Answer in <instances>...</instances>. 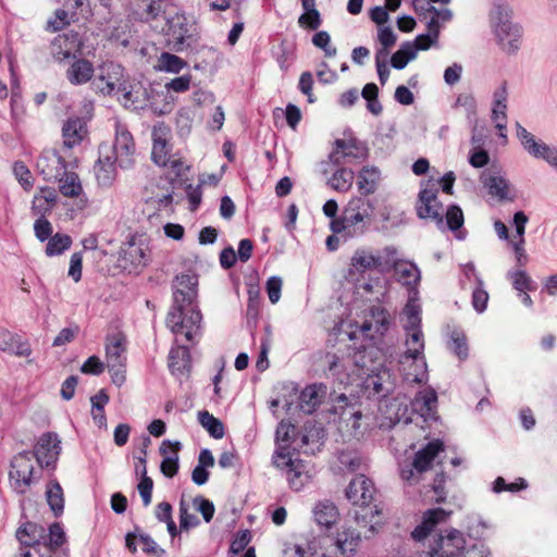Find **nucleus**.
I'll return each mask as SVG.
<instances>
[{"label":"nucleus","mask_w":557,"mask_h":557,"mask_svg":"<svg viewBox=\"0 0 557 557\" xmlns=\"http://www.w3.org/2000/svg\"><path fill=\"white\" fill-rule=\"evenodd\" d=\"M147 18H163L165 22L162 32L166 36L169 46L176 52L194 50L199 39L196 22L166 0H151L146 9Z\"/></svg>","instance_id":"f257e3e1"},{"label":"nucleus","mask_w":557,"mask_h":557,"mask_svg":"<svg viewBox=\"0 0 557 557\" xmlns=\"http://www.w3.org/2000/svg\"><path fill=\"white\" fill-rule=\"evenodd\" d=\"M183 288L173 293V305L166 317V325L176 336L183 335L187 342H194L200 335L202 315L195 305L196 281L190 275L176 277Z\"/></svg>","instance_id":"f03ea898"},{"label":"nucleus","mask_w":557,"mask_h":557,"mask_svg":"<svg viewBox=\"0 0 557 557\" xmlns=\"http://www.w3.org/2000/svg\"><path fill=\"white\" fill-rule=\"evenodd\" d=\"M346 497L359 509L355 510V520L361 527H370L374 531V518L381 513L377 505H373L375 487L373 482L363 474L356 475L346 488Z\"/></svg>","instance_id":"7ed1b4c3"},{"label":"nucleus","mask_w":557,"mask_h":557,"mask_svg":"<svg viewBox=\"0 0 557 557\" xmlns=\"http://www.w3.org/2000/svg\"><path fill=\"white\" fill-rule=\"evenodd\" d=\"M511 10L507 4L495 3L491 12V22L502 49L509 54L520 48L521 28L510 21Z\"/></svg>","instance_id":"20e7f679"},{"label":"nucleus","mask_w":557,"mask_h":557,"mask_svg":"<svg viewBox=\"0 0 557 557\" xmlns=\"http://www.w3.org/2000/svg\"><path fill=\"white\" fill-rule=\"evenodd\" d=\"M369 202L363 198L351 199L339 219L331 221V230L343 234L346 238L362 235L366 231V219H369Z\"/></svg>","instance_id":"39448f33"},{"label":"nucleus","mask_w":557,"mask_h":557,"mask_svg":"<svg viewBox=\"0 0 557 557\" xmlns=\"http://www.w3.org/2000/svg\"><path fill=\"white\" fill-rule=\"evenodd\" d=\"M366 357V351L327 354V372L341 384H349L355 376L363 377Z\"/></svg>","instance_id":"423d86ee"},{"label":"nucleus","mask_w":557,"mask_h":557,"mask_svg":"<svg viewBox=\"0 0 557 557\" xmlns=\"http://www.w3.org/2000/svg\"><path fill=\"white\" fill-rule=\"evenodd\" d=\"M443 450L444 444L442 441L434 440L429 442L423 448L414 454L411 463L401 466V479L410 484L418 483L420 475L432 468L434 459Z\"/></svg>","instance_id":"0eeeda50"},{"label":"nucleus","mask_w":557,"mask_h":557,"mask_svg":"<svg viewBox=\"0 0 557 557\" xmlns=\"http://www.w3.org/2000/svg\"><path fill=\"white\" fill-rule=\"evenodd\" d=\"M407 332L406 346L407 350L403 356L401 362L412 361L416 366V372L412 374V381L422 383L426 381V362L423 356L424 342L421 325L419 326H405Z\"/></svg>","instance_id":"6e6552de"},{"label":"nucleus","mask_w":557,"mask_h":557,"mask_svg":"<svg viewBox=\"0 0 557 557\" xmlns=\"http://www.w3.org/2000/svg\"><path fill=\"white\" fill-rule=\"evenodd\" d=\"M272 462L276 468L286 471L288 483L296 491H299L309 479L306 462L298 458L294 459L288 447L276 448Z\"/></svg>","instance_id":"1a4fd4ad"},{"label":"nucleus","mask_w":557,"mask_h":557,"mask_svg":"<svg viewBox=\"0 0 557 557\" xmlns=\"http://www.w3.org/2000/svg\"><path fill=\"white\" fill-rule=\"evenodd\" d=\"M106 361L109 371L112 373V382L120 386L125 382L126 366V339L122 334H114L107 337Z\"/></svg>","instance_id":"9d476101"},{"label":"nucleus","mask_w":557,"mask_h":557,"mask_svg":"<svg viewBox=\"0 0 557 557\" xmlns=\"http://www.w3.org/2000/svg\"><path fill=\"white\" fill-rule=\"evenodd\" d=\"M516 135L522 148L534 159H542L557 170V148L549 146L516 122Z\"/></svg>","instance_id":"9b49d317"},{"label":"nucleus","mask_w":557,"mask_h":557,"mask_svg":"<svg viewBox=\"0 0 557 557\" xmlns=\"http://www.w3.org/2000/svg\"><path fill=\"white\" fill-rule=\"evenodd\" d=\"M32 460L33 454L30 451H22L14 456L11 461L10 482L18 493H25L33 482L34 465Z\"/></svg>","instance_id":"f8f14e48"},{"label":"nucleus","mask_w":557,"mask_h":557,"mask_svg":"<svg viewBox=\"0 0 557 557\" xmlns=\"http://www.w3.org/2000/svg\"><path fill=\"white\" fill-rule=\"evenodd\" d=\"M466 547L463 534L451 529L445 534H440L431 546L430 557H461Z\"/></svg>","instance_id":"ddd939ff"},{"label":"nucleus","mask_w":557,"mask_h":557,"mask_svg":"<svg viewBox=\"0 0 557 557\" xmlns=\"http://www.w3.org/2000/svg\"><path fill=\"white\" fill-rule=\"evenodd\" d=\"M83 42L77 32L70 30L53 38L50 44V54L61 63L70 58L82 54Z\"/></svg>","instance_id":"4468645a"},{"label":"nucleus","mask_w":557,"mask_h":557,"mask_svg":"<svg viewBox=\"0 0 557 557\" xmlns=\"http://www.w3.org/2000/svg\"><path fill=\"white\" fill-rule=\"evenodd\" d=\"M416 210L420 219H429L433 221L440 228L444 227L443 205L437 199V189H421L418 195Z\"/></svg>","instance_id":"2eb2a0df"},{"label":"nucleus","mask_w":557,"mask_h":557,"mask_svg":"<svg viewBox=\"0 0 557 557\" xmlns=\"http://www.w3.org/2000/svg\"><path fill=\"white\" fill-rule=\"evenodd\" d=\"M135 143L132 134L121 123L115 124V140L113 144V156L119 166L128 169L135 161Z\"/></svg>","instance_id":"dca6fc26"},{"label":"nucleus","mask_w":557,"mask_h":557,"mask_svg":"<svg viewBox=\"0 0 557 557\" xmlns=\"http://www.w3.org/2000/svg\"><path fill=\"white\" fill-rule=\"evenodd\" d=\"M61 453V441L57 433H44L35 445L33 457L44 468L54 467Z\"/></svg>","instance_id":"f3484780"},{"label":"nucleus","mask_w":557,"mask_h":557,"mask_svg":"<svg viewBox=\"0 0 557 557\" xmlns=\"http://www.w3.org/2000/svg\"><path fill=\"white\" fill-rule=\"evenodd\" d=\"M366 157L367 148L357 139H336L335 148L330 153V161L335 165H341Z\"/></svg>","instance_id":"a211bd4d"},{"label":"nucleus","mask_w":557,"mask_h":557,"mask_svg":"<svg viewBox=\"0 0 557 557\" xmlns=\"http://www.w3.org/2000/svg\"><path fill=\"white\" fill-rule=\"evenodd\" d=\"M36 169L45 181L51 182L64 175L66 163L55 150H45L37 159Z\"/></svg>","instance_id":"6ab92c4d"},{"label":"nucleus","mask_w":557,"mask_h":557,"mask_svg":"<svg viewBox=\"0 0 557 557\" xmlns=\"http://www.w3.org/2000/svg\"><path fill=\"white\" fill-rule=\"evenodd\" d=\"M363 375H366V377L362 382V386L368 397L382 398L391 392V374L386 369H380L377 372H373V370H370L366 366Z\"/></svg>","instance_id":"aec40b11"},{"label":"nucleus","mask_w":557,"mask_h":557,"mask_svg":"<svg viewBox=\"0 0 557 557\" xmlns=\"http://www.w3.org/2000/svg\"><path fill=\"white\" fill-rule=\"evenodd\" d=\"M149 261L146 250L134 244L129 243L120 252L119 263L128 273H139Z\"/></svg>","instance_id":"412c9836"},{"label":"nucleus","mask_w":557,"mask_h":557,"mask_svg":"<svg viewBox=\"0 0 557 557\" xmlns=\"http://www.w3.org/2000/svg\"><path fill=\"white\" fill-rule=\"evenodd\" d=\"M327 386L323 383H314L306 386L298 398L299 409L306 413H313L325 400Z\"/></svg>","instance_id":"4be33fe9"},{"label":"nucleus","mask_w":557,"mask_h":557,"mask_svg":"<svg viewBox=\"0 0 557 557\" xmlns=\"http://www.w3.org/2000/svg\"><path fill=\"white\" fill-rule=\"evenodd\" d=\"M169 128L165 126H154L152 129V150L151 159L159 166H168L171 153V146L168 141Z\"/></svg>","instance_id":"5701e85b"},{"label":"nucleus","mask_w":557,"mask_h":557,"mask_svg":"<svg viewBox=\"0 0 557 557\" xmlns=\"http://www.w3.org/2000/svg\"><path fill=\"white\" fill-rule=\"evenodd\" d=\"M0 350L24 358H29L33 352L28 339L7 329H0Z\"/></svg>","instance_id":"b1692460"},{"label":"nucleus","mask_w":557,"mask_h":557,"mask_svg":"<svg viewBox=\"0 0 557 557\" xmlns=\"http://www.w3.org/2000/svg\"><path fill=\"white\" fill-rule=\"evenodd\" d=\"M391 324V315L388 311L380 306H373L370 309L369 319L360 326L361 332L369 337L374 334L384 335Z\"/></svg>","instance_id":"393cba45"},{"label":"nucleus","mask_w":557,"mask_h":557,"mask_svg":"<svg viewBox=\"0 0 557 557\" xmlns=\"http://www.w3.org/2000/svg\"><path fill=\"white\" fill-rule=\"evenodd\" d=\"M117 92L121 94L119 99L127 109L140 110L148 106L149 91L140 83L119 87Z\"/></svg>","instance_id":"a878e982"},{"label":"nucleus","mask_w":557,"mask_h":557,"mask_svg":"<svg viewBox=\"0 0 557 557\" xmlns=\"http://www.w3.org/2000/svg\"><path fill=\"white\" fill-rule=\"evenodd\" d=\"M450 512L445 511L443 508L429 509L423 513L422 521L411 532L414 541L421 542L426 539L434 528L441 522L446 521Z\"/></svg>","instance_id":"bb28decb"},{"label":"nucleus","mask_w":557,"mask_h":557,"mask_svg":"<svg viewBox=\"0 0 557 557\" xmlns=\"http://www.w3.org/2000/svg\"><path fill=\"white\" fill-rule=\"evenodd\" d=\"M181 448V442L170 440H164L160 446V454L163 456L160 470L168 478H173L178 472V451Z\"/></svg>","instance_id":"cd10ccee"},{"label":"nucleus","mask_w":557,"mask_h":557,"mask_svg":"<svg viewBox=\"0 0 557 557\" xmlns=\"http://www.w3.org/2000/svg\"><path fill=\"white\" fill-rule=\"evenodd\" d=\"M58 201V194L54 188L44 186L38 188L32 200V213L37 218L49 214Z\"/></svg>","instance_id":"c85d7f7f"},{"label":"nucleus","mask_w":557,"mask_h":557,"mask_svg":"<svg viewBox=\"0 0 557 557\" xmlns=\"http://www.w3.org/2000/svg\"><path fill=\"white\" fill-rule=\"evenodd\" d=\"M100 71L101 74L94 81L92 86L97 91L109 95L115 89L116 83L122 75V67L111 62L103 64Z\"/></svg>","instance_id":"c756f323"},{"label":"nucleus","mask_w":557,"mask_h":557,"mask_svg":"<svg viewBox=\"0 0 557 557\" xmlns=\"http://www.w3.org/2000/svg\"><path fill=\"white\" fill-rule=\"evenodd\" d=\"M169 369L177 377L187 376L191 369L188 347L182 345L172 347L169 354Z\"/></svg>","instance_id":"7c9ffc66"},{"label":"nucleus","mask_w":557,"mask_h":557,"mask_svg":"<svg viewBox=\"0 0 557 557\" xmlns=\"http://www.w3.org/2000/svg\"><path fill=\"white\" fill-rule=\"evenodd\" d=\"M349 273H364L371 270H381V261L376 253L369 249H357L350 259Z\"/></svg>","instance_id":"2f4dec72"},{"label":"nucleus","mask_w":557,"mask_h":557,"mask_svg":"<svg viewBox=\"0 0 557 557\" xmlns=\"http://www.w3.org/2000/svg\"><path fill=\"white\" fill-rule=\"evenodd\" d=\"M95 73L94 64L87 59H76L66 70L67 81L75 86L88 83Z\"/></svg>","instance_id":"473e14b6"},{"label":"nucleus","mask_w":557,"mask_h":557,"mask_svg":"<svg viewBox=\"0 0 557 557\" xmlns=\"http://www.w3.org/2000/svg\"><path fill=\"white\" fill-rule=\"evenodd\" d=\"M86 134L84 121L79 117H71L62 127L63 144L67 148H73L81 144Z\"/></svg>","instance_id":"72a5a7b5"},{"label":"nucleus","mask_w":557,"mask_h":557,"mask_svg":"<svg viewBox=\"0 0 557 557\" xmlns=\"http://www.w3.org/2000/svg\"><path fill=\"white\" fill-rule=\"evenodd\" d=\"M312 513L317 524L325 529H330L339 518L337 507L330 500L319 502L314 506Z\"/></svg>","instance_id":"f704fd0d"},{"label":"nucleus","mask_w":557,"mask_h":557,"mask_svg":"<svg viewBox=\"0 0 557 557\" xmlns=\"http://www.w3.org/2000/svg\"><path fill=\"white\" fill-rule=\"evenodd\" d=\"M361 542V535L359 532L351 528H344L339 531L335 539L334 545L342 555H352Z\"/></svg>","instance_id":"c9c22d12"},{"label":"nucleus","mask_w":557,"mask_h":557,"mask_svg":"<svg viewBox=\"0 0 557 557\" xmlns=\"http://www.w3.org/2000/svg\"><path fill=\"white\" fill-rule=\"evenodd\" d=\"M115 158L112 156H103L100 151V157L95 165L97 181L102 186H109L114 181L116 175Z\"/></svg>","instance_id":"e433bc0d"},{"label":"nucleus","mask_w":557,"mask_h":557,"mask_svg":"<svg viewBox=\"0 0 557 557\" xmlns=\"http://www.w3.org/2000/svg\"><path fill=\"white\" fill-rule=\"evenodd\" d=\"M396 278L399 283L409 287V289H417L419 283L420 270L418 267L409 261H399L394 268Z\"/></svg>","instance_id":"4c0bfd02"},{"label":"nucleus","mask_w":557,"mask_h":557,"mask_svg":"<svg viewBox=\"0 0 557 557\" xmlns=\"http://www.w3.org/2000/svg\"><path fill=\"white\" fill-rule=\"evenodd\" d=\"M413 406L424 418H434L437 407V394L434 389L419 392L414 398Z\"/></svg>","instance_id":"58836bf2"},{"label":"nucleus","mask_w":557,"mask_h":557,"mask_svg":"<svg viewBox=\"0 0 557 557\" xmlns=\"http://www.w3.org/2000/svg\"><path fill=\"white\" fill-rule=\"evenodd\" d=\"M44 528L36 523L28 522L16 531V539L22 546L34 549L37 543L42 542Z\"/></svg>","instance_id":"ea45409f"},{"label":"nucleus","mask_w":557,"mask_h":557,"mask_svg":"<svg viewBox=\"0 0 557 557\" xmlns=\"http://www.w3.org/2000/svg\"><path fill=\"white\" fill-rule=\"evenodd\" d=\"M59 182V190L64 197L75 198L83 193V186L75 172L65 170L64 175L55 180Z\"/></svg>","instance_id":"a19ab883"},{"label":"nucleus","mask_w":557,"mask_h":557,"mask_svg":"<svg viewBox=\"0 0 557 557\" xmlns=\"http://www.w3.org/2000/svg\"><path fill=\"white\" fill-rule=\"evenodd\" d=\"M380 180V171L374 166H364L358 177V189L367 196L376 190V185Z\"/></svg>","instance_id":"79ce46f5"},{"label":"nucleus","mask_w":557,"mask_h":557,"mask_svg":"<svg viewBox=\"0 0 557 557\" xmlns=\"http://www.w3.org/2000/svg\"><path fill=\"white\" fill-rule=\"evenodd\" d=\"M41 539L42 542H39L38 544H45L49 546L51 555H61L58 549L65 540V533L60 523H52L48 533H46L44 530Z\"/></svg>","instance_id":"37998d69"},{"label":"nucleus","mask_w":557,"mask_h":557,"mask_svg":"<svg viewBox=\"0 0 557 557\" xmlns=\"http://www.w3.org/2000/svg\"><path fill=\"white\" fill-rule=\"evenodd\" d=\"M418 290L409 289V298L404 308V314L406 317L405 326H419L421 325V307L418 302Z\"/></svg>","instance_id":"c03bdc74"},{"label":"nucleus","mask_w":557,"mask_h":557,"mask_svg":"<svg viewBox=\"0 0 557 557\" xmlns=\"http://www.w3.org/2000/svg\"><path fill=\"white\" fill-rule=\"evenodd\" d=\"M47 502L55 517L63 513L64 496L63 490L58 481H51L46 492Z\"/></svg>","instance_id":"a18cd8bd"},{"label":"nucleus","mask_w":557,"mask_h":557,"mask_svg":"<svg viewBox=\"0 0 557 557\" xmlns=\"http://www.w3.org/2000/svg\"><path fill=\"white\" fill-rule=\"evenodd\" d=\"M417 55V48L411 41H405L392 55L391 64L396 70H403Z\"/></svg>","instance_id":"49530a36"},{"label":"nucleus","mask_w":557,"mask_h":557,"mask_svg":"<svg viewBox=\"0 0 557 557\" xmlns=\"http://www.w3.org/2000/svg\"><path fill=\"white\" fill-rule=\"evenodd\" d=\"M484 186L487 188L488 194L497 197L499 200L508 198L509 183L499 175H490L484 178Z\"/></svg>","instance_id":"de8ad7c7"},{"label":"nucleus","mask_w":557,"mask_h":557,"mask_svg":"<svg viewBox=\"0 0 557 557\" xmlns=\"http://www.w3.org/2000/svg\"><path fill=\"white\" fill-rule=\"evenodd\" d=\"M355 173L350 169L342 168L337 170L329 181V185L341 193L350 189L354 182Z\"/></svg>","instance_id":"09e8293b"},{"label":"nucleus","mask_w":557,"mask_h":557,"mask_svg":"<svg viewBox=\"0 0 557 557\" xmlns=\"http://www.w3.org/2000/svg\"><path fill=\"white\" fill-rule=\"evenodd\" d=\"M454 109L461 108L465 111L469 122H473L478 114V104L475 97L470 92L459 94L453 104Z\"/></svg>","instance_id":"8fccbe9b"},{"label":"nucleus","mask_w":557,"mask_h":557,"mask_svg":"<svg viewBox=\"0 0 557 557\" xmlns=\"http://www.w3.org/2000/svg\"><path fill=\"white\" fill-rule=\"evenodd\" d=\"M198 420L212 437L219 440L224 436V425L213 414L208 411H199Z\"/></svg>","instance_id":"3c124183"},{"label":"nucleus","mask_w":557,"mask_h":557,"mask_svg":"<svg viewBox=\"0 0 557 557\" xmlns=\"http://www.w3.org/2000/svg\"><path fill=\"white\" fill-rule=\"evenodd\" d=\"M72 245L71 236L66 234L57 233L52 235L46 246V255L49 257L59 256L67 250Z\"/></svg>","instance_id":"603ef678"},{"label":"nucleus","mask_w":557,"mask_h":557,"mask_svg":"<svg viewBox=\"0 0 557 557\" xmlns=\"http://www.w3.org/2000/svg\"><path fill=\"white\" fill-rule=\"evenodd\" d=\"M448 347L460 360L468 358L467 337L461 331L451 332Z\"/></svg>","instance_id":"864d4df0"},{"label":"nucleus","mask_w":557,"mask_h":557,"mask_svg":"<svg viewBox=\"0 0 557 557\" xmlns=\"http://www.w3.org/2000/svg\"><path fill=\"white\" fill-rule=\"evenodd\" d=\"M13 174L24 190L29 191L34 186V178L29 169L23 161H15L13 164Z\"/></svg>","instance_id":"5fc2aeb1"},{"label":"nucleus","mask_w":557,"mask_h":557,"mask_svg":"<svg viewBox=\"0 0 557 557\" xmlns=\"http://www.w3.org/2000/svg\"><path fill=\"white\" fill-rule=\"evenodd\" d=\"M159 62L163 71L171 73H180L187 66V63L183 59L169 52L161 53Z\"/></svg>","instance_id":"6e6d98bb"},{"label":"nucleus","mask_w":557,"mask_h":557,"mask_svg":"<svg viewBox=\"0 0 557 557\" xmlns=\"http://www.w3.org/2000/svg\"><path fill=\"white\" fill-rule=\"evenodd\" d=\"M312 44L322 49L327 58H333L337 53L336 47L331 45V36L326 30L317 32L312 37Z\"/></svg>","instance_id":"4d7b16f0"},{"label":"nucleus","mask_w":557,"mask_h":557,"mask_svg":"<svg viewBox=\"0 0 557 557\" xmlns=\"http://www.w3.org/2000/svg\"><path fill=\"white\" fill-rule=\"evenodd\" d=\"M507 276L511 280L513 288L520 293L532 288L531 277L523 270L509 271Z\"/></svg>","instance_id":"13d9d810"},{"label":"nucleus","mask_w":557,"mask_h":557,"mask_svg":"<svg viewBox=\"0 0 557 557\" xmlns=\"http://www.w3.org/2000/svg\"><path fill=\"white\" fill-rule=\"evenodd\" d=\"M138 540L145 554L153 557H164L165 550L161 548L157 542L148 534L140 533Z\"/></svg>","instance_id":"bf43d9fd"},{"label":"nucleus","mask_w":557,"mask_h":557,"mask_svg":"<svg viewBox=\"0 0 557 557\" xmlns=\"http://www.w3.org/2000/svg\"><path fill=\"white\" fill-rule=\"evenodd\" d=\"M251 540V534L248 530L239 531L231 543L228 554L234 557L237 554L246 550L247 545Z\"/></svg>","instance_id":"052dcab7"},{"label":"nucleus","mask_w":557,"mask_h":557,"mask_svg":"<svg viewBox=\"0 0 557 557\" xmlns=\"http://www.w3.org/2000/svg\"><path fill=\"white\" fill-rule=\"evenodd\" d=\"M200 523L198 517L188 511V506L184 500L180 503V527L182 530L188 531L196 528Z\"/></svg>","instance_id":"680f3d73"},{"label":"nucleus","mask_w":557,"mask_h":557,"mask_svg":"<svg viewBox=\"0 0 557 557\" xmlns=\"http://www.w3.org/2000/svg\"><path fill=\"white\" fill-rule=\"evenodd\" d=\"M381 261V271L394 268L400 260H397V249L393 246L385 247L381 252H376Z\"/></svg>","instance_id":"e2e57ef3"},{"label":"nucleus","mask_w":557,"mask_h":557,"mask_svg":"<svg viewBox=\"0 0 557 557\" xmlns=\"http://www.w3.org/2000/svg\"><path fill=\"white\" fill-rule=\"evenodd\" d=\"M446 225L449 230L456 232L463 225V213L458 206H450L445 214Z\"/></svg>","instance_id":"0e129e2a"},{"label":"nucleus","mask_w":557,"mask_h":557,"mask_svg":"<svg viewBox=\"0 0 557 557\" xmlns=\"http://www.w3.org/2000/svg\"><path fill=\"white\" fill-rule=\"evenodd\" d=\"M339 463L349 471H357L362 465V457L356 451H342L338 456Z\"/></svg>","instance_id":"69168bd1"},{"label":"nucleus","mask_w":557,"mask_h":557,"mask_svg":"<svg viewBox=\"0 0 557 557\" xmlns=\"http://www.w3.org/2000/svg\"><path fill=\"white\" fill-rule=\"evenodd\" d=\"M476 280L479 286L472 293V306L475 311L482 313L487 307L488 294L482 288L483 282L479 277Z\"/></svg>","instance_id":"338daca9"},{"label":"nucleus","mask_w":557,"mask_h":557,"mask_svg":"<svg viewBox=\"0 0 557 557\" xmlns=\"http://www.w3.org/2000/svg\"><path fill=\"white\" fill-rule=\"evenodd\" d=\"M34 232L38 240L46 242L52 236V225L46 216L37 218L34 223Z\"/></svg>","instance_id":"774afa93"}]
</instances>
